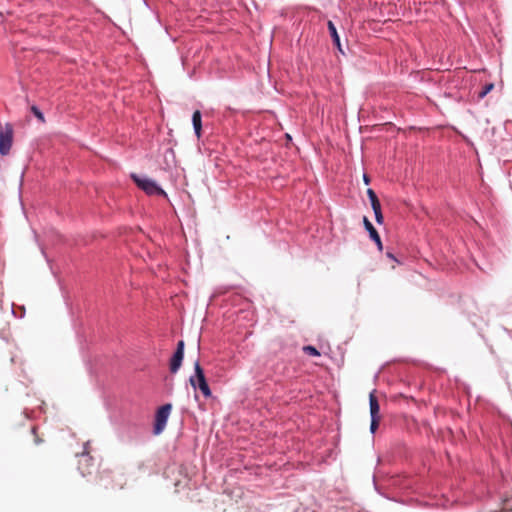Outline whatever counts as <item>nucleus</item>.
Wrapping results in <instances>:
<instances>
[{
  "mask_svg": "<svg viewBox=\"0 0 512 512\" xmlns=\"http://www.w3.org/2000/svg\"><path fill=\"white\" fill-rule=\"evenodd\" d=\"M189 382L194 389L199 388L205 398L212 396L211 389L198 360L194 364V375L190 377Z\"/></svg>",
  "mask_w": 512,
  "mask_h": 512,
  "instance_id": "obj_1",
  "label": "nucleus"
},
{
  "mask_svg": "<svg viewBox=\"0 0 512 512\" xmlns=\"http://www.w3.org/2000/svg\"><path fill=\"white\" fill-rule=\"evenodd\" d=\"M132 178L137 186L147 195L167 196L166 192L154 180L146 177H139L135 174L132 175Z\"/></svg>",
  "mask_w": 512,
  "mask_h": 512,
  "instance_id": "obj_2",
  "label": "nucleus"
},
{
  "mask_svg": "<svg viewBox=\"0 0 512 512\" xmlns=\"http://www.w3.org/2000/svg\"><path fill=\"white\" fill-rule=\"evenodd\" d=\"M171 410L172 405L170 403H166L159 407L156 411L155 422L153 426V433L155 435L161 434L165 429Z\"/></svg>",
  "mask_w": 512,
  "mask_h": 512,
  "instance_id": "obj_3",
  "label": "nucleus"
},
{
  "mask_svg": "<svg viewBox=\"0 0 512 512\" xmlns=\"http://www.w3.org/2000/svg\"><path fill=\"white\" fill-rule=\"evenodd\" d=\"M13 141V129L12 126L6 124L0 126V154L7 155L11 149Z\"/></svg>",
  "mask_w": 512,
  "mask_h": 512,
  "instance_id": "obj_4",
  "label": "nucleus"
},
{
  "mask_svg": "<svg viewBox=\"0 0 512 512\" xmlns=\"http://www.w3.org/2000/svg\"><path fill=\"white\" fill-rule=\"evenodd\" d=\"M184 348H185L184 341L183 340L178 341L176 351L172 355V357L170 359V363H169L170 372L173 374L177 373L182 365V361L184 358Z\"/></svg>",
  "mask_w": 512,
  "mask_h": 512,
  "instance_id": "obj_5",
  "label": "nucleus"
},
{
  "mask_svg": "<svg viewBox=\"0 0 512 512\" xmlns=\"http://www.w3.org/2000/svg\"><path fill=\"white\" fill-rule=\"evenodd\" d=\"M363 225L365 230L368 232L370 239L375 243L377 249L381 252L383 250V243L381 241L380 235L366 216L363 217Z\"/></svg>",
  "mask_w": 512,
  "mask_h": 512,
  "instance_id": "obj_6",
  "label": "nucleus"
},
{
  "mask_svg": "<svg viewBox=\"0 0 512 512\" xmlns=\"http://www.w3.org/2000/svg\"><path fill=\"white\" fill-rule=\"evenodd\" d=\"M327 28H328L329 34H330V36L332 38V42H333L334 46L337 48V50L341 54H344V51H343L342 46H341L340 37H339V34L337 32L336 26H335V24L331 20H329L327 22Z\"/></svg>",
  "mask_w": 512,
  "mask_h": 512,
  "instance_id": "obj_7",
  "label": "nucleus"
},
{
  "mask_svg": "<svg viewBox=\"0 0 512 512\" xmlns=\"http://www.w3.org/2000/svg\"><path fill=\"white\" fill-rule=\"evenodd\" d=\"M192 125L194 129V133L197 138L201 137L202 131V114L199 110H195L192 115Z\"/></svg>",
  "mask_w": 512,
  "mask_h": 512,
  "instance_id": "obj_8",
  "label": "nucleus"
},
{
  "mask_svg": "<svg viewBox=\"0 0 512 512\" xmlns=\"http://www.w3.org/2000/svg\"><path fill=\"white\" fill-rule=\"evenodd\" d=\"M370 416H379L380 406L373 392L369 396Z\"/></svg>",
  "mask_w": 512,
  "mask_h": 512,
  "instance_id": "obj_9",
  "label": "nucleus"
},
{
  "mask_svg": "<svg viewBox=\"0 0 512 512\" xmlns=\"http://www.w3.org/2000/svg\"><path fill=\"white\" fill-rule=\"evenodd\" d=\"M303 351L309 355V356H313V357H318L320 356V352L318 351V349L312 345H307V346H304L303 347Z\"/></svg>",
  "mask_w": 512,
  "mask_h": 512,
  "instance_id": "obj_10",
  "label": "nucleus"
},
{
  "mask_svg": "<svg viewBox=\"0 0 512 512\" xmlns=\"http://www.w3.org/2000/svg\"><path fill=\"white\" fill-rule=\"evenodd\" d=\"M494 85L492 83H488L483 86L482 90L479 92V98H484L492 89Z\"/></svg>",
  "mask_w": 512,
  "mask_h": 512,
  "instance_id": "obj_11",
  "label": "nucleus"
},
{
  "mask_svg": "<svg viewBox=\"0 0 512 512\" xmlns=\"http://www.w3.org/2000/svg\"><path fill=\"white\" fill-rule=\"evenodd\" d=\"M371 417V423H370V431L371 433H375L379 426V416H370Z\"/></svg>",
  "mask_w": 512,
  "mask_h": 512,
  "instance_id": "obj_12",
  "label": "nucleus"
},
{
  "mask_svg": "<svg viewBox=\"0 0 512 512\" xmlns=\"http://www.w3.org/2000/svg\"><path fill=\"white\" fill-rule=\"evenodd\" d=\"M374 216H375V221L377 224L382 225L384 223V217L382 214V210L375 211Z\"/></svg>",
  "mask_w": 512,
  "mask_h": 512,
  "instance_id": "obj_13",
  "label": "nucleus"
},
{
  "mask_svg": "<svg viewBox=\"0 0 512 512\" xmlns=\"http://www.w3.org/2000/svg\"><path fill=\"white\" fill-rule=\"evenodd\" d=\"M370 204H371L373 212L381 210V204H380L378 198H376L373 201H370Z\"/></svg>",
  "mask_w": 512,
  "mask_h": 512,
  "instance_id": "obj_14",
  "label": "nucleus"
},
{
  "mask_svg": "<svg viewBox=\"0 0 512 512\" xmlns=\"http://www.w3.org/2000/svg\"><path fill=\"white\" fill-rule=\"evenodd\" d=\"M34 117H36L40 122H44V115L36 106H34Z\"/></svg>",
  "mask_w": 512,
  "mask_h": 512,
  "instance_id": "obj_15",
  "label": "nucleus"
},
{
  "mask_svg": "<svg viewBox=\"0 0 512 512\" xmlns=\"http://www.w3.org/2000/svg\"><path fill=\"white\" fill-rule=\"evenodd\" d=\"M367 196H368V198H369V201H373V200H375L376 198H378V197H377V195H376V193L374 192V190H373V189H371V188H369V189L367 190Z\"/></svg>",
  "mask_w": 512,
  "mask_h": 512,
  "instance_id": "obj_16",
  "label": "nucleus"
},
{
  "mask_svg": "<svg viewBox=\"0 0 512 512\" xmlns=\"http://www.w3.org/2000/svg\"><path fill=\"white\" fill-rule=\"evenodd\" d=\"M386 256H387V258H389L390 260H392V261H394V262H396V263H398V264H400V263H401V262L396 258V256H395L392 252H390V251H387V252H386Z\"/></svg>",
  "mask_w": 512,
  "mask_h": 512,
  "instance_id": "obj_17",
  "label": "nucleus"
},
{
  "mask_svg": "<svg viewBox=\"0 0 512 512\" xmlns=\"http://www.w3.org/2000/svg\"><path fill=\"white\" fill-rule=\"evenodd\" d=\"M88 445H89V442H86L84 444V449H83V452L81 453V455L84 456V455H88L89 454V452H88Z\"/></svg>",
  "mask_w": 512,
  "mask_h": 512,
  "instance_id": "obj_18",
  "label": "nucleus"
},
{
  "mask_svg": "<svg viewBox=\"0 0 512 512\" xmlns=\"http://www.w3.org/2000/svg\"><path fill=\"white\" fill-rule=\"evenodd\" d=\"M363 180L366 184H368L370 182V179L366 174L363 175Z\"/></svg>",
  "mask_w": 512,
  "mask_h": 512,
  "instance_id": "obj_19",
  "label": "nucleus"
},
{
  "mask_svg": "<svg viewBox=\"0 0 512 512\" xmlns=\"http://www.w3.org/2000/svg\"><path fill=\"white\" fill-rule=\"evenodd\" d=\"M33 433H34V443H38V438L36 436V430L35 429L33 430Z\"/></svg>",
  "mask_w": 512,
  "mask_h": 512,
  "instance_id": "obj_20",
  "label": "nucleus"
}]
</instances>
